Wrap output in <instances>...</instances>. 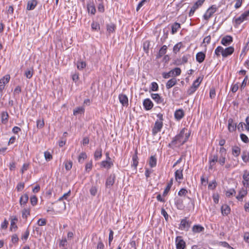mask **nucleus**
<instances>
[{"label":"nucleus","mask_w":249,"mask_h":249,"mask_svg":"<svg viewBox=\"0 0 249 249\" xmlns=\"http://www.w3.org/2000/svg\"><path fill=\"white\" fill-rule=\"evenodd\" d=\"M234 51V49L232 46L227 47L224 49L222 47L219 46L215 49L214 53L217 56H220L221 54L223 57H227L232 54Z\"/></svg>","instance_id":"2"},{"label":"nucleus","mask_w":249,"mask_h":249,"mask_svg":"<svg viewBox=\"0 0 249 249\" xmlns=\"http://www.w3.org/2000/svg\"><path fill=\"white\" fill-rule=\"evenodd\" d=\"M189 57H190V55L189 54L183 55L181 58L182 61L180 64L186 63L188 62V59Z\"/></svg>","instance_id":"56"},{"label":"nucleus","mask_w":249,"mask_h":249,"mask_svg":"<svg viewBox=\"0 0 249 249\" xmlns=\"http://www.w3.org/2000/svg\"><path fill=\"white\" fill-rule=\"evenodd\" d=\"M143 106L146 110H149L153 107V103L149 98L145 99L143 101Z\"/></svg>","instance_id":"10"},{"label":"nucleus","mask_w":249,"mask_h":249,"mask_svg":"<svg viewBox=\"0 0 249 249\" xmlns=\"http://www.w3.org/2000/svg\"><path fill=\"white\" fill-rule=\"evenodd\" d=\"M248 79V76L246 75L244 79L243 80V81L241 84V85L240 89L241 90L243 89L246 87V86L247 85V81Z\"/></svg>","instance_id":"55"},{"label":"nucleus","mask_w":249,"mask_h":249,"mask_svg":"<svg viewBox=\"0 0 249 249\" xmlns=\"http://www.w3.org/2000/svg\"><path fill=\"white\" fill-rule=\"evenodd\" d=\"M240 138H241V140L245 142V143H248L249 142V139L248 138V137L244 134H240Z\"/></svg>","instance_id":"53"},{"label":"nucleus","mask_w":249,"mask_h":249,"mask_svg":"<svg viewBox=\"0 0 249 249\" xmlns=\"http://www.w3.org/2000/svg\"><path fill=\"white\" fill-rule=\"evenodd\" d=\"M97 191V189L95 186H92L89 190L90 194L93 196H95L96 195Z\"/></svg>","instance_id":"57"},{"label":"nucleus","mask_w":249,"mask_h":249,"mask_svg":"<svg viewBox=\"0 0 249 249\" xmlns=\"http://www.w3.org/2000/svg\"><path fill=\"white\" fill-rule=\"evenodd\" d=\"M87 158V155L86 153L82 152L81 153L79 157H78V161L79 162H82L85 159Z\"/></svg>","instance_id":"46"},{"label":"nucleus","mask_w":249,"mask_h":249,"mask_svg":"<svg viewBox=\"0 0 249 249\" xmlns=\"http://www.w3.org/2000/svg\"><path fill=\"white\" fill-rule=\"evenodd\" d=\"M187 131V129H186L185 127L182 128L181 130L180 131L179 133L176 135L173 139L171 143L169 144H172V145H176L178 143H181V144H182V141L183 138L184 137V134L185 131Z\"/></svg>","instance_id":"3"},{"label":"nucleus","mask_w":249,"mask_h":249,"mask_svg":"<svg viewBox=\"0 0 249 249\" xmlns=\"http://www.w3.org/2000/svg\"><path fill=\"white\" fill-rule=\"evenodd\" d=\"M88 10L89 12H90V13L92 15H94L96 12V8L95 6L93 5H88Z\"/></svg>","instance_id":"44"},{"label":"nucleus","mask_w":249,"mask_h":249,"mask_svg":"<svg viewBox=\"0 0 249 249\" xmlns=\"http://www.w3.org/2000/svg\"><path fill=\"white\" fill-rule=\"evenodd\" d=\"M113 165V162L111 161L106 160H103L101 163L102 167L104 168H110Z\"/></svg>","instance_id":"28"},{"label":"nucleus","mask_w":249,"mask_h":249,"mask_svg":"<svg viewBox=\"0 0 249 249\" xmlns=\"http://www.w3.org/2000/svg\"><path fill=\"white\" fill-rule=\"evenodd\" d=\"M235 194L236 191L234 189H230L226 191L225 195L227 197H230L231 196L235 195Z\"/></svg>","instance_id":"42"},{"label":"nucleus","mask_w":249,"mask_h":249,"mask_svg":"<svg viewBox=\"0 0 249 249\" xmlns=\"http://www.w3.org/2000/svg\"><path fill=\"white\" fill-rule=\"evenodd\" d=\"M203 79V77H198L193 83L192 87L195 88L196 89H197L199 86L200 84L201 83L202 80Z\"/></svg>","instance_id":"37"},{"label":"nucleus","mask_w":249,"mask_h":249,"mask_svg":"<svg viewBox=\"0 0 249 249\" xmlns=\"http://www.w3.org/2000/svg\"><path fill=\"white\" fill-rule=\"evenodd\" d=\"M137 150H136L135 152V154L132 157V160H133V164L132 166L135 167V168L136 169L137 167L138 164V157L137 156Z\"/></svg>","instance_id":"32"},{"label":"nucleus","mask_w":249,"mask_h":249,"mask_svg":"<svg viewBox=\"0 0 249 249\" xmlns=\"http://www.w3.org/2000/svg\"><path fill=\"white\" fill-rule=\"evenodd\" d=\"M30 231L29 230L27 229L25 232L24 234L22 236L21 239L26 241L29 236Z\"/></svg>","instance_id":"54"},{"label":"nucleus","mask_w":249,"mask_h":249,"mask_svg":"<svg viewBox=\"0 0 249 249\" xmlns=\"http://www.w3.org/2000/svg\"><path fill=\"white\" fill-rule=\"evenodd\" d=\"M149 164L151 167H154L157 165V159L155 156H151L149 159Z\"/></svg>","instance_id":"34"},{"label":"nucleus","mask_w":249,"mask_h":249,"mask_svg":"<svg viewBox=\"0 0 249 249\" xmlns=\"http://www.w3.org/2000/svg\"><path fill=\"white\" fill-rule=\"evenodd\" d=\"M30 210L29 209H24L22 211V216L23 218L26 219L30 215Z\"/></svg>","instance_id":"47"},{"label":"nucleus","mask_w":249,"mask_h":249,"mask_svg":"<svg viewBox=\"0 0 249 249\" xmlns=\"http://www.w3.org/2000/svg\"><path fill=\"white\" fill-rule=\"evenodd\" d=\"M232 41L233 38L231 36H226L222 38L221 43L225 46H227L230 45Z\"/></svg>","instance_id":"11"},{"label":"nucleus","mask_w":249,"mask_h":249,"mask_svg":"<svg viewBox=\"0 0 249 249\" xmlns=\"http://www.w3.org/2000/svg\"><path fill=\"white\" fill-rule=\"evenodd\" d=\"M44 157L47 161H50L53 159L52 155L50 152L48 151H46L44 152Z\"/></svg>","instance_id":"49"},{"label":"nucleus","mask_w":249,"mask_h":249,"mask_svg":"<svg viewBox=\"0 0 249 249\" xmlns=\"http://www.w3.org/2000/svg\"><path fill=\"white\" fill-rule=\"evenodd\" d=\"M183 169L181 170H177L175 172V178L177 180L178 179H182L183 178V174H182Z\"/></svg>","instance_id":"36"},{"label":"nucleus","mask_w":249,"mask_h":249,"mask_svg":"<svg viewBox=\"0 0 249 249\" xmlns=\"http://www.w3.org/2000/svg\"><path fill=\"white\" fill-rule=\"evenodd\" d=\"M151 98L157 103L164 104V99L158 93H152Z\"/></svg>","instance_id":"13"},{"label":"nucleus","mask_w":249,"mask_h":249,"mask_svg":"<svg viewBox=\"0 0 249 249\" xmlns=\"http://www.w3.org/2000/svg\"><path fill=\"white\" fill-rule=\"evenodd\" d=\"M176 244L177 249H184L186 247V243L183 240L181 236H178L176 237Z\"/></svg>","instance_id":"6"},{"label":"nucleus","mask_w":249,"mask_h":249,"mask_svg":"<svg viewBox=\"0 0 249 249\" xmlns=\"http://www.w3.org/2000/svg\"><path fill=\"white\" fill-rule=\"evenodd\" d=\"M72 162L71 161H67L65 163V169L67 170H70L72 167Z\"/></svg>","instance_id":"60"},{"label":"nucleus","mask_w":249,"mask_h":249,"mask_svg":"<svg viewBox=\"0 0 249 249\" xmlns=\"http://www.w3.org/2000/svg\"><path fill=\"white\" fill-rule=\"evenodd\" d=\"M30 202L33 206H35L37 202V198L36 196H33L30 197Z\"/></svg>","instance_id":"51"},{"label":"nucleus","mask_w":249,"mask_h":249,"mask_svg":"<svg viewBox=\"0 0 249 249\" xmlns=\"http://www.w3.org/2000/svg\"><path fill=\"white\" fill-rule=\"evenodd\" d=\"M9 115L7 111H3L1 113V123L6 124L8 122Z\"/></svg>","instance_id":"21"},{"label":"nucleus","mask_w":249,"mask_h":249,"mask_svg":"<svg viewBox=\"0 0 249 249\" xmlns=\"http://www.w3.org/2000/svg\"><path fill=\"white\" fill-rule=\"evenodd\" d=\"M37 127L38 128H41L43 127L44 123L43 120H38L36 122Z\"/></svg>","instance_id":"63"},{"label":"nucleus","mask_w":249,"mask_h":249,"mask_svg":"<svg viewBox=\"0 0 249 249\" xmlns=\"http://www.w3.org/2000/svg\"><path fill=\"white\" fill-rule=\"evenodd\" d=\"M184 116V112L182 109L177 110L174 114V116L177 120H180Z\"/></svg>","instance_id":"16"},{"label":"nucleus","mask_w":249,"mask_h":249,"mask_svg":"<svg viewBox=\"0 0 249 249\" xmlns=\"http://www.w3.org/2000/svg\"><path fill=\"white\" fill-rule=\"evenodd\" d=\"M205 57V54L202 52H200L196 54V60L198 63H201L204 61Z\"/></svg>","instance_id":"19"},{"label":"nucleus","mask_w":249,"mask_h":249,"mask_svg":"<svg viewBox=\"0 0 249 249\" xmlns=\"http://www.w3.org/2000/svg\"><path fill=\"white\" fill-rule=\"evenodd\" d=\"M37 2L36 0H31L28 1L27 5V10H32L35 8Z\"/></svg>","instance_id":"18"},{"label":"nucleus","mask_w":249,"mask_h":249,"mask_svg":"<svg viewBox=\"0 0 249 249\" xmlns=\"http://www.w3.org/2000/svg\"><path fill=\"white\" fill-rule=\"evenodd\" d=\"M116 28V27L115 24L113 23L107 24V32L109 34L114 33L115 31Z\"/></svg>","instance_id":"25"},{"label":"nucleus","mask_w":249,"mask_h":249,"mask_svg":"<svg viewBox=\"0 0 249 249\" xmlns=\"http://www.w3.org/2000/svg\"><path fill=\"white\" fill-rule=\"evenodd\" d=\"M163 126V123L161 121H157L155 123L154 126L152 129V133L156 135L158 132L160 131Z\"/></svg>","instance_id":"9"},{"label":"nucleus","mask_w":249,"mask_h":249,"mask_svg":"<svg viewBox=\"0 0 249 249\" xmlns=\"http://www.w3.org/2000/svg\"><path fill=\"white\" fill-rule=\"evenodd\" d=\"M17 221H18V218H16V217L12 219V220L11 221V225H10V229L11 230H12V229H15L14 231H16L17 230V229L18 228V227L16 224V222Z\"/></svg>","instance_id":"41"},{"label":"nucleus","mask_w":249,"mask_h":249,"mask_svg":"<svg viewBox=\"0 0 249 249\" xmlns=\"http://www.w3.org/2000/svg\"><path fill=\"white\" fill-rule=\"evenodd\" d=\"M167 47L166 45H163L159 50V53L157 55V58H159L162 57L166 53Z\"/></svg>","instance_id":"26"},{"label":"nucleus","mask_w":249,"mask_h":249,"mask_svg":"<svg viewBox=\"0 0 249 249\" xmlns=\"http://www.w3.org/2000/svg\"><path fill=\"white\" fill-rule=\"evenodd\" d=\"M10 75H6L2 78L0 79V92H2L4 89L5 85L8 83L10 80Z\"/></svg>","instance_id":"8"},{"label":"nucleus","mask_w":249,"mask_h":249,"mask_svg":"<svg viewBox=\"0 0 249 249\" xmlns=\"http://www.w3.org/2000/svg\"><path fill=\"white\" fill-rule=\"evenodd\" d=\"M198 8V7L196 6V4H194L189 13V17H192L194 15L195 11Z\"/></svg>","instance_id":"48"},{"label":"nucleus","mask_w":249,"mask_h":249,"mask_svg":"<svg viewBox=\"0 0 249 249\" xmlns=\"http://www.w3.org/2000/svg\"><path fill=\"white\" fill-rule=\"evenodd\" d=\"M92 30L99 31L100 30V24L97 22L93 21L91 25Z\"/></svg>","instance_id":"38"},{"label":"nucleus","mask_w":249,"mask_h":249,"mask_svg":"<svg viewBox=\"0 0 249 249\" xmlns=\"http://www.w3.org/2000/svg\"><path fill=\"white\" fill-rule=\"evenodd\" d=\"M182 46V43L181 42L176 44L173 48V52L175 53H177V52L179 51Z\"/></svg>","instance_id":"40"},{"label":"nucleus","mask_w":249,"mask_h":249,"mask_svg":"<svg viewBox=\"0 0 249 249\" xmlns=\"http://www.w3.org/2000/svg\"><path fill=\"white\" fill-rule=\"evenodd\" d=\"M102 150L101 148H98L95 151L94 157L95 160H98L102 157Z\"/></svg>","instance_id":"29"},{"label":"nucleus","mask_w":249,"mask_h":249,"mask_svg":"<svg viewBox=\"0 0 249 249\" xmlns=\"http://www.w3.org/2000/svg\"><path fill=\"white\" fill-rule=\"evenodd\" d=\"M29 199V197L27 194H25L22 196L20 198L19 203L21 206L22 205L26 204L28 202Z\"/></svg>","instance_id":"30"},{"label":"nucleus","mask_w":249,"mask_h":249,"mask_svg":"<svg viewBox=\"0 0 249 249\" xmlns=\"http://www.w3.org/2000/svg\"><path fill=\"white\" fill-rule=\"evenodd\" d=\"M85 112V108L82 107H76L73 110V115H76L78 114H83Z\"/></svg>","instance_id":"35"},{"label":"nucleus","mask_w":249,"mask_h":249,"mask_svg":"<svg viewBox=\"0 0 249 249\" xmlns=\"http://www.w3.org/2000/svg\"><path fill=\"white\" fill-rule=\"evenodd\" d=\"M216 182L215 180H214L209 183V184L208 185V188L210 189L213 190L216 188Z\"/></svg>","instance_id":"61"},{"label":"nucleus","mask_w":249,"mask_h":249,"mask_svg":"<svg viewBox=\"0 0 249 249\" xmlns=\"http://www.w3.org/2000/svg\"><path fill=\"white\" fill-rule=\"evenodd\" d=\"M159 86L157 83L152 82L151 83V87L150 88V90L153 91H156L158 90Z\"/></svg>","instance_id":"50"},{"label":"nucleus","mask_w":249,"mask_h":249,"mask_svg":"<svg viewBox=\"0 0 249 249\" xmlns=\"http://www.w3.org/2000/svg\"><path fill=\"white\" fill-rule=\"evenodd\" d=\"M67 245V240L66 238L62 239L59 243V247H64L66 246Z\"/></svg>","instance_id":"62"},{"label":"nucleus","mask_w":249,"mask_h":249,"mask_svg":"<svg viewBox=\"0 0 249 249\" xmlns=\"http://www.w3.org/2000/svg\"><path fill=\"white\" fill-rule=\"evenodd\" d=\"M190 226V224L188 221H187L186 219H182L180 222V228L181 229H186L188 230Z\"/></svg>","instance_id":"23"},{"label":"nucleus","mask_w":249,"mask_h":249,"mask_svg":"<svg viewBox=\"0 0 249 249\" xmlns=\"http://www.w3.org/2000/svg\"><path fill=\"white\" fill-rule=\"evenodd\" d=\"M221 213L223 215H227L231 212L230 207L227 205H224L221 206Z\"/></svg>","instance_id":"22"},{"label":"nucleus","mask_w":249,"mask_h":249,"mask_svg":"<svg viewBox=\"0 0 249 249\" xmlns=\"http://www.w3.org/2000/svg\"><path fill=\"white\" fill-rule=\"evenodd\" d=\"M241 152V149L237 146H233L232 148V154L235 157H238Z\"/></svg>","instance_id":"33"},{"label":"nucleus","mask_w":249,"mask_h":249,"mask_svg":"<svg viewBox=\"0 0 249 249\" xmlns=\"http://www.w3.org/2000/svg\"><path fill=\"white\" fill-rule=\"evenodd\" d=\"M237 125L236 123H233L232 119L230 118L228 120V130L232 132L236 130Z\"/></svg>","instance_id":"15"},{"label":"nucleus","mask_w":249,"mask_h":249,"mask_svg":"<svg viewBox=\"0 0 249 249\" xmlns=\"http://www.w3.org/2000/svg\"><path fill=\"white\" fill-rule=\"evenodd\" d=\"M33 74V71L32 69L27 70L25 72V75L27 78L30 79Z\"/></svg>","instance_id":"45"},{"label":"nucleus","mask_w":249,"mask_h":249,"mask_svg":"<svg viewBox=\"0 0 249 249\" xmlns=\"http://www.w3.org/2000/svg\"><path fill=\"white\" fill-rule=\"evenodd\" d=\"M173 185V180L171 179L168 183L163 193L162 196H165L167 195Z\"/></svg>","instance_id":"27"},{"label":"nucleus","mask_w":249,"mask_h":249,"mask_svg":"<svg viewBox=\"0 0 249 249\" xmlns=\"http://www.w3.org/2000/svg\"><path fill=\"white\" fill-rule=\"evenodd\" d=\"M181 72V71L179 68H175L168 72H163L162 76L165 79L169 78L170 77H175L179 75Z\"/></svg>","instance_id":"4"},{"label":"nucleus","mask_w":249,"mask_h":249,"mask_svg":"<svg viewBox=\"0 0 249 249\" xmlns=\"http://www.w3.org/2000/svg\"><path fill=\"white\" fill-rule=\"evenodd\" d=\"M217 8L214 5H212L207 10L203 15V18L205 20L208 21L213 15L216 11Z\"/></svg>","instance_id":"5"},{"label":"nucleus","mask_w":249,"mask_h":249,"mask_svg":"<svg viewBox=\"0 0 249 249\" xmlns=\"http://www.w3.org/2000/svg\"><path fill=\"white\" fill-rule=\"evenodd\" d=\"M248 194L247 189L242 188L239 192L238 195L236 196V198L239 201H242L243 198Z\"/></svg>","instance_id":"17"},{"label":"nucleus","mask_w":249,"mask_h":249,"mask_svg":"<svg viewBox=\"0 0 249 249\" xmlns=\"http://www.w3.org/2000/svg\"><path fill=\"white\" fill-rule=\"evenodd\" d=\"M188 191L186 189L182 188L178 192V195L179 196H185L187 194Z\"/></svg>","instance_id":"52"},{"label":"nucleus","mask_w":249,"mask_h":249,"mask_svg":"<svg viewBox=\"0 0 249 249\" xmlns=\"http://www.w3.org/2000/svg\"><path fill=\"white\" fill-rule=\"evenodd\" d=\"M116 175L115 174H111L107 178L106 182V186L107 188H110L114 183Z\"/></svg>","instance_id":"7"},{"label":"nucleus","mask_w":249,"mask_h":249,"mask_svg":"<svg viewBox=\"0 0 249 249\" xmlns=\"http://www.w3.org/2000/svg\"><path fill=\"white\" fill-rule=\"evenodd\" d=\"M243 178V184L244 186L246 187H249V172L247 170L244 171Z\"/></svg>","instance_id":"12"},{"label":"nucleus","mask_w":249,"mask_h":249,"mask_svg":"<svg viewBox=\"0 0 249 249\" xmlns=\"http://www.w3.org/2000/svg\"><path fill=\"white\" fill-rule=\"evenodd\" d=\"M177 84V80L175 78H173L167 81L166 84L167 89H169Z\"/></svg>","instance_id":"24"},{"label":"nucleus","mask_w":249,"mask_h":249,"mask_svg":"<svg viewBox=\"0 0 249 249\" xmlns=\"http://www.w3.org/2000/svg\"><path fill=\"white\" fill-rule=\"evenodd\" d=\"M194 233H200L204 231V228L200 225H195L192 228Z\"/></svg>","instance_id":"20"},{"label":"nucleus","mask_w":249,"mask_h":249,"mask_svg":"<svg viewBox=\"0 0 249 249\" xmlns=\"http://www.w3.org/2000/svg\"><path fill=\"white\" fill-rule=\"evenodd\" d=\"M24 187V183L23 182H20L18 184L17 186V189L18 192L22 191Z\"/></svg>","instance_id":"59"},{"label":"nucleus","mask_w":249,"mask_h":249,"mask_svg":"<svg viewBox=\"0 0 249 249\" xmlns=\"http://www.w3.org/2000/svg\"><path fill=\"white\" fill-rule=\"evenodd\" d=\"M242 159L245 162L249 161V153L247 151H244L242 153Z\"/></svg>","instance_id":"39"},{"label":"nucleus","mask_w":249,"mask_h":249,"mask_svg":"<svg viewBox=\"0 0 249 249\" xmlns=\"http://www.w3.org/2000/svg\"><path fill=\"white\" fill-rule=\"evenodd\" d=\"M244 20H245L243 18H242V16H240L239 17H238L237 18H236L235 19V22L237 25H238L240 24Z\"/></svg>","instance_id":"58"},{"label":"nucleus","mask_w":249,"mask_h":249,"mask_svg":"<svg viewBox=\"0 0 249 249\" xmlns=\"http://www.w3.org/2000/svg\"><path fill=\"white\" fill-rule=\"evenodd\" d=\"M119 99L120 103L123 106H127L128 105V100L127 96L125 94H121L119 95Z\"/></svg>","instance_id":"14"},{"label":"nucleus","mask_w":249,"mask_h":249,"mask_svg":"<svg viewBox=\"0 0 249 249\" xmlns=\"http://www.w3.org/2000/svg\"><path fill=\"white\" fill-rule=\"evenodd\" d=\"M86 66V63L85 61H78L77 64V69L82 70Z\"/></svg>","instance_id":"43"},{"label":"nucleus","mask_w":249,"mask_h":249,"mask_svg":"<svg viewBox=\"0 0 249 249\" xmlns=\"http://www.w3.org/2000/svg\"><path fill=\"white\" fill-rule=\"evenodd\" d=\"M226 156V155H220L219 157H218L217 155H213L210 157L209 169L212 170L216 162H218L221 166L224 165L225 163Z\"/></svg>","instance_id":"1"},{"label":"nucleus","mask_w":249,"mask_h":249,"mask_svg":"<svg viewBox=\"0 0 249 249\" xmlns=\"http://www.w3.org/2000/svg\"><path fill=\"white\" fill-rule=\"evenodd\" d=\"M180 24L178 22H175L172 25V31L171 33L172 35L175 34L178 31V30L180 28Z\"/></svg>","instance_id":"31"},{"label":"nucleus","mask_w":249,"mask_h":249,"mask_svg":"<svg viewBox=\"0 0 249 249\" xmlns=\"http://www.w3.org/2000/svg\"><path fill=\"white\" fill-rule=\"evenodd\" d=\"M242 16V18H244V20L248 19V18L249 17V10L245 11L241 15Z\"/></svg>","instance_id":"64"}]
</instances>
